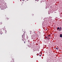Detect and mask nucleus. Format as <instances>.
<instances>
[{
  "label": "nucleus",
  "instance_id": "1",
  "mask_svg": "<svg viewBox=\"0 0 62 62\" xmlns=\"http://www.w3.org/2000/svg\"><path fill=\"white\" fill-rule=\"evenodd\" d=\"M5 5L3 6L2 5H0V8L1 9V10H2V9H5Z\"/></svg>",
  "mask_w": 62,
  "mask_h": 62
},
{
  "label": "nucleus",
  "instance_id": "2",
  "mask_svg": "<svg viewBox=\"0 0 62 62\" xmlns=\"http://www.w3.org/2000/svg\"><path fill=\"white\" fill-rule=\"evenodd\" d=\"M59 29V31H61L62 30V27H58L57 28V30H58Z\"/></svg>",
  "mask_w": 62,
  "mask_h": 62
},
{
  "label": "nucleus",
  "instance_id": "3",
  "mask_svg": "<svg viewBox=\"0 0 62 62\" xmlns=\"http://www.w3.org/2000/svg\"><path fill=\"white\" fill-rule=\"evenodd\" d=\"M22 38L23 39H24V37H25V34L24 33L23 34V35L22 36Z\"/></svg>",
  "mask_w": 62,
  "mask_h": 62
},
{
  "label": "nucleus",
  "instance_id": "4",
  "mask_svg": "<svg viewBox=\"0 0 62 62\" xmlns=\"http://www.w3.org/2000/svg\"><path fill=\"white\" fill-rule=\"evenodd\" d=\"M60 37L61 38H62V35L61 34L60 35Z\"/></svg>",
  "mask_w": 62,
  "mask_h": 62
},
{
  "label": "nucleus",
  "instance_id": "5",
  "mask_svg": "<svg viewBox=\"0 0 62 62\" xmlns=\"http://www.w3.org/2000/svg\"><path fill=\"white\" fill-rule=\"evenodd\" d=\"M30 32L29 33L30 34H31V32H32V31H30Z\"/></svg>",
  "mask_w": 62,
  "mask_h": 62
},
{
  "label": "nucleus",
  "instance_id": "6",
  "mask_svg": "<svg viewBox=\"0 0 62 62\" xmlns=\"http://www.w3.org/2000/svg\"><path fill=\"white\" fill-rule=\"evenodd\" d=\"M56 50H58V47H56Z\"/></svg>",
  "mask_w": 62,
  "mask_h": 62
},
{
  "label": "nucleus",
  "instance_id": "7",
  "mask_svg": "<svg viewBox=\"0 0 62 62\" xmlns=\"http://www.w3.org/2000/svg\"><path fill=\"white\" fill-rule=\"evenodd\" d=\"M2 22H1L0 23V24H2Z\"/></svg>",
  "mask_w": 62,
  "mask_h": 62
},
{
  "label": "nucleus",
  "instance_id": "8",
  "mask_svg": "<svg viewBox=\"0 0 62 62\" xmlns=\"http://www.w3.org/2000/svg\"><path fill=\"white\" fill-rule=\"evenodd\" d=\"M35 1H37V2H38L39 1V0H35Z\"/></svg>",
  "mask_w": 62,
  "mask_h": 62
},
{
  "label": "nucleus",
  "instance_id": "9",
  "mask_svg": "<svg viewBox=\"0 0 62 62\" xmlns=\"http://www.w3.org/2000/svg\"><path fill=\"white\" fill-rule=\"evenodd\" d=\"M48 36L49 37H50V35H48Z\"/></svg>",
  "mask_w": 62,
  "mask_h": 62
},
{
  "label": "nucleus",
  "instance_id": "10",
  "mask_svg": "<svg viewBox=\"0 0 62 62\" xmlns=\"http://www.w3.org/2000/svg\"><path fill=\"white\" fill-rule=\"evenodd\" d=\"M7 19V20H9V18H8Z\"/></svg>",
  "mask_w": 62,
  "mask_h": 62
},
{
  "label": "nucleus",
  "instance_id": "11",
  "mask_svg": "<svg viewBox=\"0 0 62 62\" xmlns=\"http://www.w3.org/2000/svg\"><path fill=\"white\" fill-rule=\"evenodd\" d=\"M28 42H30L29 40H28Z\"/></svg>",
  "mask_w": 62,
  "mask_h": 62
},
{
  "label": "nucleus",
  "instance_id": "12",
  "mask_svg": "<svg viewBox=\"0 0 62 62\" xmlns=\"http://www.w3.org/2000/svg\"><path fill=\"white\" fill-rule=\"evenodd\" d=\"M24 42V43H25V42Z\"/></svg>",
  "mask_w": 62,
  "mask_h": 62
},
{
  "label": "nucleus",
  "instance_id": "13",
  "mask_svg": "<svg viewBox=\"0 0 62 62\" xmlns=\"http://www.w3.org/2000/svg\"><path fill=\"white\" fill-rule=\"evenodd\" d=\"M12 60H14V59L12 58Z\"/></svg>",
  "mask_w": 62,
  "mask_h": 62
},
{
  "label": "nucleus",
  "instance_id": "14",
  "mask_svg": "<svg viewBox=\"0 0 62 62\" xmlns=\"http://www.w3.org/2000/svg\"><path fill=\"white\" fill-rule=\"evenodd\" d=\"M39 56H41V55H39Z\"/></svg>",
  "mask_w": 62,
  "mask_h": 62
},
{
  "label": "nucleus",
  "instance_id": "15",
  "mask_svg": "<svg viewBox=\"0 0 62 62\" xmlns=\"http://www.w3.org/2000/svg\"><path fill=\"white\" fill-rule=\"evenodd\" d=\"M47 38V37H45V38Z\"/></svg>",
  "mask_w": 62,
  "mask_h": 62
},
{
  "label": "nucleus",
  "instance_id": "16",
  "mask_svg": "<svg viewBox=\"0 0 62 62\" xmlns=\"http://www.w3.org/2000/svg\"><path fill=\"white\" fill-rule=\"evenodd\" d=\"M47 30V29H46V30Z\"/></svg>",
  "mask_w": 62,
  "mask_h": 62
},
{
  "label": "nucleus",
  "instance_id": "17",
  "mask_svg": "<svg viewBox=\"0 0 62 62\" xmlns=\"http://www.w3.org/2000/svg\"><path fill=\"white\" fill-rule=\"evenodd\" d=\"M22 1H24V0H22Z\"/></svg>",
  "mask_w": 62,
  "mask_h": 62
},
{
  "label": "nucleus",
  "instance_id": "18",
  "mask_svg": "<svg viewBox=\"0 0 62 62\" xmlns=\"http://www.w3.org/2000/svg\"><path fill=\"white\" fill-rule=\"evenodd\" d=\"M22 1V0H20V1Z\"/></svg>",
  "mask_w": 62,
  "mask_h": 62
},
{
  "label": "nucleus",
  "instance_id": "19",
  "mask_svg": "<svg viewBox=\"0 0 62 62\" xmlns=\"http://www.w3.org/2000/svg\"><path fill=\"white\" fill-rule=\"evenodd\" d=\"M23 41H24V40H23Z\"/></svg>",
  "mask_w": 62,
  "mask_h": 62
},
{
  "label": "nucleus",
  "instance_id": "20",
  "mask_svg": "<svg viewBox=\"0 0 62 62\" xmlns=\"http://www.w3.org/2000/svg\"><path fill=\"white\" fill-rule=\"evenodd\" d=\"M10 62H12V61H11Z\"/></svg>",
  "mask_w": 62,
  "mask_h": 62
}]
</instances>
